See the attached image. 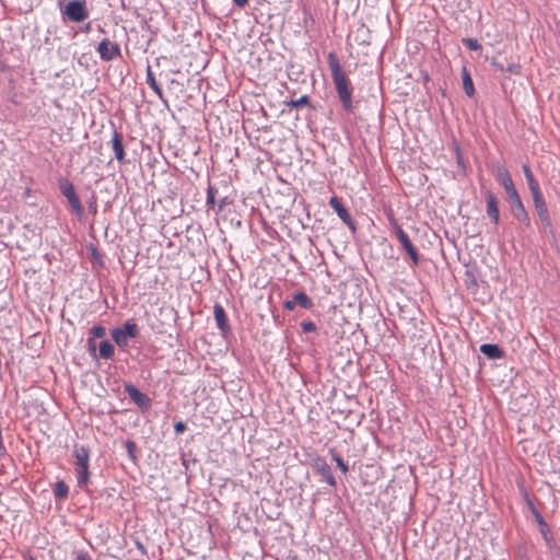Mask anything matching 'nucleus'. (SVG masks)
Wrapping results in <instances>:
<instances>
[{"label": "nucleus", "mask_w": 560, "mask_h": 560, "mask_svg": "<svg viewBox=\"0 0 560 560\" xmlns=\"http://www.w3.org/2000/svg\"><path fill=\"white\" fill-rule=\"evenodd\" d=\"M327 60L331 72L332 82L341 106L346 113L351 114L354 110V104L352 100L353 88L351 81L342 70L339 59L335 52H329Z\"/></svg>", "instance_id": "nucleus-1"}, {"label": "nucleus", "mask_w": 560, "mask_h": 560, "mask_svg": "<svg viewBox=\"0 0 560 560\" xmlns=\"http://www.w3.org/2000/svg\"><path fill=\"white\" fill-rule=\"evenodd\" d=\"M72 455L74 457V470L77 475L78 487L82 490L86 489L90 482V450L83 445H74Z\"/></svg>", "instance_id": "nucleus-2"}, {"label": "nucleus", "mask_w": 560, "mask_h": 560, "mask_svg": "<svg viewBox=\"0 0 560 560\" xmlns=\"http://www.w3.org/2000/svg\"><path fill=\"white\" fill-rule=\"evenodd\" d=\"M65 22L81 23L89 16L86 0H57Z\"/></svg>", "instance_id": "nucleus-3"}, {"label": "nucleus", "mask_w": 560, "mask_h": 560, "mask_svg": "<svg viewBox=\"0 0 560 560\" xmlns=\"http://www.w3.org/2000/svg\"><path fill=\"white\" fill-rule=\"evenodd\" d=\"M502 185L508 194L509 200L512 205L513 215L526 225H529L528 214L523 206L517 190L514 187L513 180L506 171L501 173Z\"/></svg>", "instance_id": "nucleus-4"}, {"label": "nucleus", "mask_w": 560, "mask_h": 560, "mask_svg": "<svg viewBox=\"0 0 560 560\" xmlns=\"http://www.w3.org/2000/svg\"><path fill=\"white\" fill-rule=\"evenodd\" d=\"M96 51L101 60L106 62L121 56L120 46L117 43H112L108 38H104L100 42Z\"/></svg>", "instance_id": "nucleus-5"}, {"label": "nucleus", "mask_w": 560, "mask_h": 560, "mask_svg": "<svg viewBox=\"0 0 560 560\" xmlns=\"http://www.w3.org/2000/svg\"><path fill=\"white\" fill-rule=\"evenodd\" d=\"M395 233H396V236H397L401 247L409 255V257L412 260L413 265H418L419 261H420V257H419L418 250L412 245V243L409 240L407 233L397 223H395Z\"/></svg>", "instance_id": "nucleus-6"}, {"label": "nucleus", "mask_w": 560, "mask_h": 560, "mask_svg": "<svg viewBox=\"0 0 560 560\" xmlns=\"http://www.w3.org/2000/svg\"><path fill=\"white\" fill-rule=\"evenodd\" d=\"M313 468L322 476V479L325 480L330 487H336V478L331 472L330 466L327 464L325 458L316 457L312 464Z\"/></svg>", "instance_id": "nucleus-7"}, {"label": "nucleus", "mask_w": 560, "mask_h": 560, "mask_svg": "<svg viewBox=\"0 0 560 560\" xmlns=\"http://www.w3.org/2000/svg\"><path fill=\"white\" fill-rule=\"evenodd\" d=\"M329 206L337 212L343 223H346L351 230L355 229L353 219L337 196H332L330 198Z\"/></svg>", "instance_id": "nucleus-8"}, {"label": "nucleus", "mask_w": 560, "mask_h": 560, "mask_svg": "<svg viewBox=\"0 0 560 560\" xmlns=\"http://www.w3.org/2000/svg\"><path fill=\"white\" fill-rule=\"evenodd\" d=\"M486 201H487V214L491 218L494 224L499 223V208H498V199L497 197L491 192H486Z\"/></svg>", "instance_id": "nucleus-9"}, {"label": "nucleus", "mask_w": 560, "mask_h": 560, "mask_svg": "<svg viewBox=\"0 0 560 560\" xmlns=\"http://www.w3.org/2000/svg\"><path fill=\"white\" fill-rule=\"evenodd\" d=\"M213 313L218 328L222 331L223 335L228 334L230 331V326L223 306L215 304L213 307Z\"/></svg>", "instance_id": "nucleus-10"}, {"label": "nucleus", "mask_w": 560, "mask_h": 560, "mask_svg": "<svg viewBox=\"0 0 560 560\" xmlns=\"http://www.w3.org/2000/svg\"><path fill=\"white\" fill-rule=\"evenodd\" d=\"M128 396L140 407L147 406L149 402V398L147 395L141 393L136 386L131 384H127L125 387Z\"/></svg>", "instance_id": "nucleus-11"}, {"label": "nucleus", "mask_w": 560, "mask_h": 560, "mask_svg": "<svg viewBox=\"0 0 560 560\" xmlns=\"http://www.w3.org/2000/svg\"><path fill=\"white\" fill-rule=\"evenodd\" d=\"M480 352L488 359H501L504 357L503 350L494 343H483L480 346Z\"/></svg>", "instance_id": "nucleus-12"}, {"label": "nucleus", "mask_w": 560, "mask_h": 560, "mask_svg": "<svg viewBox=\"0 0 560 560\" xmlns=\"http://www.w3.org/2000/svg\"><path fill=\"white\" fill-rule=\"evenodd\" d=\"M534 206H535V210L537 212V215H538L540 222L546 228H550L551 226V219L549 217L548 208H547V205H546L545 200H542L540 202H537Z\"/></svg>", "instance_id": "nucleus-13"}, {"label": "nucleus", "mask_w": 560, "mask_h": 560, "mask_svg": "<svg viewBox=\"0 0 560 560\" xmlns=\"http://www.w3.org/2000/svg\"><path fill=\"white\" fill-rule=\"evenodd\" d=\"M147 83L153 90V92L158 95V97L161 101H164L163 91H162L160 84L158 83L150 65H148V67H147Z\"/></svg>", "instance_id": "nucleus-14"}, {"label": "nucleus", "mask_w": 560, "mask_h": 560, "mask_svg": "<svg viewBox=\"0 0 560 560\" xmlns=\"http://www.w3.org/2000/svg\"><path fill=\"white\" fill-rule=\"evenodd\" d=\"M295 305H300L304 310H311L314 306L313 301L308 298L305 292H298L293 295Z\"/></svg>", "instance_id": "nucleus-15"}, {"label": "nucleus", "mask_w": 560, "mask_h": 560, "mask_svg": "<svg viewBox=\"0 0 560 560\" xmlns=\"http://www.w3.org/2000/svg\"><path fill=\"white\" fill-rule=\"evenodd\" d=\"M304 106H307L311 109H314V107L311 106V104H310V97L307 95H302L301 97H299L296 100H291V101L287 102V107L289 108L290 112L292 109H298V108L304 107Z\"/></svg>", "instance_id": "nucleus-16"}, {"label": "nucleus", "mask_w": 560, "mask_h": 560, "mask_svg": "<svg viewBox=\"0 0 560 560\" xmlns=\"http://www.w3.org/2000/svg\"><path fill=\"white\" fill-rule=\"evenodd\" d=\"M98 351L101 358L112 359L115 353V348L108 340H103L100 342Z\"/></svg>", "instance_id": "nucleus-17"}, {"label": "nucleus", "mask_w": 560, "mask_h": 560, "mask_svg": "<svg viewBox=\"0 0 560 560\" xmlns=\"http://www.w3.org/2000/svg\"><path fill=\"white\" fill-rule=\"evenodd\" d=\"M55 498L58 500H65L69 494V487L63 480L57 481L54 488Z\"/></svg>", "instance_id": "nucleus-18"}, {"label": "nucleus", "mask_w": 560, "mask_h": 560, "mask_svg": "<svg viewBox=\"0 0 560 560\" xmlns=\"http://www.w3.org/2000/svg\"><path fill=\"white\" fill-rule=\"evenodd\" d=\"M59 189L61 194L68 198L71 197L73 194H75L74 186L72 183H70L67 178H60L58 182Z\"/></svg>", "instance_id": "nucleus-19"}, {"label": "nucleus", "mask_w": 560, "mask_h": 560, "mask_svg": "<svg viewBox=\"0 0 560 560\" xmlns=\"http://www.w3.org/2000/svg\"><path fill=\"white\" fill-rule=\"evenodd\" d=\"M532 511H533L535 518L539 525L541 535L544 536V538L546 540H549L548 535H549L550 529H549L548 524L545 522L541 514L534 506L532 508Z\"/></svg>", "instance_id": "nucleus-20"}, {"label": "nucleus", "mask_w": 560, "mask_h": 560, "mask_svg": "<svg viewBox=\"0 0 560 560\" xmlns=\"http://www.w3.org/2000/svg\"><path fill=\"white\" fill-rule=\"evenodd\" d=\"M112 338L119 347H126L128 345V337L122 332L120 327L112 330Z\"/></svg>", "instance_id": "nucleus-21"}, {"label": "nucleus", "mask_w": 560, "mask_h": 560, "mask_svg": "<svg viewBox=\"0 0 560 560\" xmlns=\"http://www.w3.org/2000/svg\"><path fill=\"white\" fill-rule=\"evenodd\" d=\"M120 328L128 338H136L139 334L138 325L130 320L126 322Z\"/></svg>", "instance_id": "nucleus-22"}, {"label": "nucleus", "mask_w": 560, "mask_h": 560, "mask_svg": "<svg viewBox=\"0 0 560 560\" xmlns=\"http://www.w3.org/2000/svg\"><path fill=\"white\" fill-rule=\"evenodd\" d=\"M463 88L468 96H471L475 93L472 80L465 69L463 71Z\"/></svg>", "instance_id": "nucleus-23"}, {"label": "nucleus", "mask_w": 560, "mask_h": 560, "mask_svg": "<svg viewBox=\"0 0 560 560\" xmlns=\"http://www.w3.org/2000/svg\"><path fill=\"white\" fill-rule=\"evenodd\" d=\"M67 200H68L70 207L72 208V210L78 215H81L83 213V207H82L77 194H73L71 197H68Z\"/></svg>", "instance_id": "nucleus-24"}, {"label": "nucleus", "mask_w": 560, "mask_h": 560, "mask_svg": "<svg viewBox=\"0 0 560 560\" xmlns=\"http://www.w3.org/2000/svg\"><path fill=\"white\" fill-rule=\"evenodd\" d=\"M218 194V189L213 185H209L207 189V206L209 208H213L217 203L215 197Z\"/></svg>", "instance_id": "nucleus-25"}, {"label": "nucleus", "mask_w": 560, "mask_h": 560, "mask_svg": "<svg viewBox=\"0 0 560 560\" xmlns=\"http://www.w3.org/2000/svg\"><path fill=\"white\" fill-rule=\"evenodd\" d=\"M112 143H113V150L115 152V158L119 162H124V158H125L124 142H112Z\"/></svg>", "instance_id": "nucleus-26"}, {"label": "nucleus", "mask_w": 560, "mask_h": 560, "mask_svg": "<svg viewBox=\"0 0 560 560\" xmlns=\"http://www.w3.org/2000/svg\"><path fill=\"white\" fill-rule=\"evenodd\" d=\"M331 454L332 459L336 462L338 468L343 472L347 474L349 468L348 465L343 462V459L335 452V450L329 451Z\"/></svg>", "instance_id": "nucleus-27"}, {"label": "nucleus", "mask_w": 560, "mask_h": 560, "mask_svg": "<svg viewBox=\"0 0 560 560\" xmlns=\"http://www.w3.org/2000/svg\"><path fill=\"white\" fill-rule=\"evenodd\" d=\"M523 171H524V174H525V177H526V180H527L528 188H532L534 186H538V183L535 179V177H534L529 166L528 165H524L523 166Z\"/></svg>", "instance_id": "nucleus-28"}, {"label": "nucleus", "mask_w": 560, "mask_h": 560, "mask_svg": "<svg viewBox=\"0 0 560 560\" xmlns=\"http://www.w3.org/2000/svg\"><path fill=\"white\" fill-rule=\"evenodd\" d=\"M463 44L470 50L477 51L481 49V45L476 38H464Z\"/></svg>", "instance_id": "nucleus-29"}, {"label": "nucleus", "mask_w": 560, "mask_h": 560, "mask_svg": "<svg viewBox=\"0 0 560 560\" xmlns=\"http://www.w3.org/2000/svg\"><path fill=\"white\" fill-rule=\"evenodd\" d=\"M455 154H456V161H457L458 167H460L463 173H465L466 165H465V162H464V155H463V152H462V150H460V148L458 145L455 147Z\"/></svg>", "instance_id": "nucleus-30"}, {"label": "nucleus", "mask_w": 560, "mask_h": 560, "mask_svg": "<svg viewBox=\"0 0 560 560\" xmlns=\"http://www.w3.org/2000/svg\"><path fill=\"white\" fill-rule=\"evenodd\" d=\"M529 190H530V192L533 195L534 205L544 200V197H542V195L540 192L539 185L529 188Z\"/></svg>", "instance_id": "nucleus-31"}, {"label": "nucleus", "mask_w": 560, "mask_h": 560, "mask_svg": "<svg viewBox=\"0 0 560 560\" xmlns=\"http://www.w3.org/2000/svg\"><path fill=\"white\" fill-rule=\"evenodd\" d=\"M94 338H103L106 334V330L103 326H94L91 330Z\"/></svg>", "instance_id": "nucleus-32"}, {"label": "nucleus", "mask_w": 560, "mask_h": 560, "mask_svg": "<svg viewBox=\"0 0 560 560\" xmlns=\"http://www.w3.org/2000/svg\"><path fill=\"white\" fill-rule=\"evenodd\" d=\"M302 330L304 332H313L316 330V325L313 322H302L301 323Z\"/></svg>", "instance_id": "nucleus-33"}, {"label": "nucleus", "mask_w": 560, "mask_h": 560, "mask_svg": "<svg viewBox=\"0 0 560 560\" xmlns=\"http://www.w3.org/2000/svg\"><path fill=\"white\" fill-rule=\"evenodd\" d=\"M126 447H127V451H128L129 456H130L131 458H135V457H136V456H135V450H136V444H135V442H132V441L128 440V441L126 442Z\"/></svg>", "instance_id": "nucleus-34"}, {"label": "nucleus", "mask_w": 560, "mask_h": 560, "mask_svg": "<svg viewBox=\"0 0 560 560\" xmlns=\"http://www.w3.org/2000/svg\"><path fill=\"white\" fill-rule=\"evenodd\" d=\"M88 345H89V352L90 354L93 357V358H96V347H95V341L93 338H90L88 340Z\"/></svg>", "instance_id": "nucleus-35"}, {"label": "nucleus", "mask_w": 560, "mask_h": 560, "mask_svg": "<svg viewBox=\"0 0 560 560\" xmlns=\"http://www.w3.org/2000/svg\"><path fill=\"white\" fill-rule=\"evenodd\" d=\"M174 430L177 434H180L186 430V424L182 421H178L174 424Z\"/></svg>", "instance_id": "nucleus-36"}, {"label": "nucleus", "mask_w": 560, "mask_h": 560, "mask_svg": "<svg viewBox=\"0 0 560 560\" xmlns=\"http://www.w3.org/2000/svg\"><path fill=\"white\" fill-rule=\"evenodd\" d=\"M521 70V66L518 63H510L506 68V71L508 72H511V73H518Z\"/></svg>", "instance_id": "nucleus-37"}, {"label": "nucleus", "mask_w": 560, "mask_h": 560, "mask_svg": "<svg viewBox=\"0 0 560 560\" xmlns=\"http://www.w3.org/2000/svg\"><path fill=\"white\" fill-rule=\"evenodd\" d=\"M295 301L292 299V300H287L284 303H283V307L288 311H293L295 308Z\"/></svg>", "instance_id": "nucleus-38"}, {"label": "nucleus", "mask_w": 560, "mask_h": 560, "mask_svg": "<svg viewBox=\"0 0 560 560\" xmlns=\"http://www.w3.org/2000/svg\"><path fill=\"white\" fill-rule=\"evenodd\" d=\"M233 3L237 8H244L248 3V0H233Z\"/></svg>", "instance_id": "nucleus-39"}, {"label": "nucleus", "mask_w": 560, "mask_h": 560, "mask_svg": "<svg viewBox=\"0 0 560 560\" xmlns=\"http://www.w3.org/2000/svg\"><path fill=\"white\" fill-rule=\"evenodd\" d=\"M226 205H228V198L226 197L221 198L219 200V211H222Z\"/></svg>", "instance_id": "nucleus-40"}, {"label": "nucleus", "mask_w": 560, "mask_h": 560, "mask_svg": "<svg viewBox=\"0 0 560 560\" xmlns=\"http://www.w3.org/2000/svg\"><path fill=\"white\" fill-rule=\"evenodd\" d=\"M75 560H91V558L84 552H79L75 557Z\"/></svg>", "instance_id": "nucleus-41"}, {"label": "nucleus", "mask_w": 560, "mask_h": 560, "mask_svg": "<svg viewBox=\"0 0 560 560\" xmlns=\"http://www.w3.org/2000/svg\"><path fill=\"white\" fill-rule=\"evenodd\" d=\"M92 30V23L91 22H88L82 28H81V32L88 34L90 33Z\"/></svg>", "instance_id": "nucleus-42"}, {"label": "nucleus", "mask_w": 560, "mask_h": 560, "mask_svg": "<svg viewBox=\"0 0 560 560\" xmlns=\"http://www.w3.org/2000/svg\"><path fill=\"white\" fill-rule=\"evenodd\" d=\"M112 140H114V141L119 140V139H118V135H117V132H114V135H113V139H112Z\"/></svg>", "instance_id": "nucleus-43"}, {"label": "nucleus", "mask_w": 560, "mask_h": 560, "mask_svg": "<svg viewBox=\"0 0 560 560\" xmlns=\"http://www.w3.org/2000/svg\"><path fill=\"white\" fill-rule=\"evenodd\" d=\"M497 68H499L500 70H504L503 67L501 65H498V63H493Z\"/></svg>", "instance_id": "nucleus-44"}, {"label": "nucleus", "mask_w": 560, "mask_h": 560, "mask_svg": "<svg viewBox=\"0 0 560 560\" xmlns=\"http://www.w3.org/2000/svg\"><path fill=\"white\" fill-rule=\"evenodd\" d=\"M26 560H36V559H35L33 556L28 555V556L26 557Z\"/></svg>", "instance_id": "nucleus-45"}, {"label": "nucleus", "mask_w": 560, "mask_h": 560, "mask_svg": "<svg viewBox=\"0 0 560 560\" xmlns=\"http://www.w3.org/2000/svg\"><path fill=\"white\" fill-rule=\"evenodd\" d=\"M141 143H142V149H144V148L150 149V148H149V145H145V144H144V142H141Z\"/></svg>", "instance_id": "nucleus-46"}, {"label": "nucleus", "mask_w": 560, "mask_h": 560, "mask_svg": "<svg viewBox=\"0 0 560 560\" xmlns=\"http://www.w3.org/2000/svg\"><path fill=\"white\" fill-rule=\"evenodd\" d=\"M171 83L174 84V83H178V82L175 79H172Z\"/></svg>", "instance_id": "nucleus-47"}]
</instances>
